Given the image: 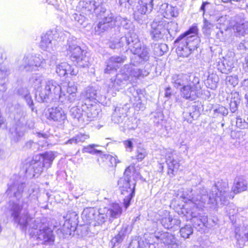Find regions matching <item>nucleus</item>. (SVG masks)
Instances as JSON below:
<instances>
[{"mask_svg": "<svg viewBox=\"0 0 248 248\" xmlns=\"http://www.w3.org/2000/svg\"><path fill=\"white\" fill-rule=\"evenodd\" d=\"M166 163L168 165V174L173 175L174 173L178 170L180 165L178 161L174 159L171 153L167 155Z\"/></svg>", "mask_w": 248, "mask_h": 248, "instance_id": "obj_24", "label": "nucleus"}, {"mask_svg": "<svg viewBox=\"0 0 248 248\" xmlns=\"http://www.w3.org/2000/svg\"><path fill=\"white\" fill-rule=\"evenodd\" d=\"M217 67L222 73L228 74L234 67V62L230 57L224 58L217 62Z\"/></svg>", "mask_w": 248, "mask_h": 248, "instance_id": "obj_21", "label": "nucleus"}, {"mask_svg": "<svg viewBox=\"0 0 248 248\" xmlns=\"http://www.w3.org/2000/svg\"><path fill=\"white\" fill-rule=\"evenodd\" d=\"M236 124L237 127L241 129L248 128V123L245 120L243 121L239 117L236 118Z\"/></svg>", "mask_w": 248, "mask_h": 248, "instance_id": "obj_55", "label": "nucleus"}, {"mask_svg": "<svg viewBox=\"0 0 248 248\" xmlns=\"http://www.w3.org/2000/svg\"><path fill=\"white\" fill-rule=\"evenodd\" d=\"M83 109H85L84 115L87 121H92L97 117L100 112L99 105L96 104H90L85 103Z\"/></svg>", "mask_w": 248, "mask_h": 248, "instance_id": "obj_17", "label": "nucleus"}, {"mask_svg": "<svg viewBox=\"0 0 248 248\" xmlns=\"http://www.w3.org/2000/svg\"><path fill=\"white\" fill-rule=\"evenodd\" d=\"M188 109L189 115L192 118H194L200 115V108L197 105L196 103L195 102L192 105L189 106Z\"/></svg>", "mask_w": 248, "mask_h": 248, "instance_id": "obj_47", "label": "nucleus"}, {"mask_svg": "<svg viewBox=\"0 0 248 248\" xmlns=\"http://www.w3.org/2000/svg\"><path fill=\"white\" fill-rule=\"evenodd\" d=\"M47 59H44L40 54L25 56L22 60V64L19 66L20 71L32 72L37 67H42Z\"/></svg>", "mask_w": 248, "mask_h": 248, "instance_id": "obj_10", "label": "nucleus"}, {"mask_svg": "<svg viewBox=\"0 0 248 248\" xmlns=\"http://www.w3.org/2000/svg\"><path fill=\"white\" fill-rule=\"evenodd\" d=\"M228 23V21L227 19V16H221L220 15L217 21V28L220 29L222 27H224V29L226 30Z\"/></svg>", "mask_w": 248, "mask_h": 248, "instance_id": "obj_46", "label": "nucleus"}, {"mask_svg": "<svg viewBox=\"0 0 248 248\" xmlns=\"http://www.w3.org/2000/svg\"><path fill=\"white\" fill-rule=\"evenodd\" d=\"M154 0H139L135 12V16L140 14L145 15L150 13L153 9Z\"/></svg>", "mask_w": 248, "mask_h": 248, "instance_id": "obj_19", "label": "nucleus"}, {"mask_svg": "<svg viewBox=\"0 0 248 248\" xmlns=\"http://www.w3.org/2000/svg\"><path fill=\"white\" fill-rule=\"evenodd\" d=\"M110 28H112V27H111L109 24H108V23L102 20V21L99 22L97 27L95 28V31L99 34L101 32H103L107 31Z\"/></svg>", "mask_w": 248, "mask_h": 248, "instance_id": "obj_45", "label": "nucleus"}, {"mask_svg": "<svg viewBox=\"0 0 248 248\" xmlns=\"http://www.w3.org/2000/svg\"><path fill=\"white\" fill-rule=\"evenodd\" d=\"M10 74L9 68L6 65L0 66V85H3L5 79Z\"/></svg>", "mask_w": 248, "mask_h": 248, "instance_id": "obj_38", "label": "nucleus"}, {"mask_svg": "<svg viewBox=\"0 0 248 248\" xmlns=\"http://www.w3.org/2000/svg\"><path fill=\"white\" fill-rule=\"evenodd\" d=\"M125 147L128 151L132 152L133 148V144L131 140H127L123 141Z\"/></svg>", "mask_w": 248, "mask_h": 248, "instance_id": "obj_64", "label": "nucleus"}, {"mask_svg": "<svg viewBox=\"0 0 248 248\" xmlns=\"http://www.w3.org/2000/svg\"><path fill=\"white\" fill-rule=\"evenodd\" d=\"M124 56H113L110 57L107 62V67L105 69V73L110 74L115 71L119 66L121 63H123L125 60Z\"/></svg>", "mask_w": 248, "mask_h": 248, "instance_id": "obj_18", "label": "nucleus"}, {"mask_svg": "<svg viewBox=\"0 0 248 248\" xmlns=\"http://www.w3.org/2000/svg\"><path fill=\"white\" fill-rule=\"evenodd\" d=\"M41 156L36 155L34 158L27 163L26 165V171L35 176L39 175L43 171L44 165L41 160Z\"/></svg>", "mask_w": 248, "mask_h": 248, "instance_id": "obj_13", "label": "nucleus"}, {"mask_svg": "<svg viewBox=\"0 0 248 248\" xmlns=\"http://www.w3.org/2000/svg\"><path fill=\"white\" fill-rule=\"evenodd\" d=\"M44 80V77L40 74H35L32 75L31 77L30 78V83L34 86V88L36 90V96L37 95V90L43 87L42 85Z\"/></svg>", "mask_w": 248, "mask_h": 248, "instance_id": "obj_33", "label": "nucleus"}, {"mask_svg": "<svg viewBox=\"0 0 248 248\" xmlns=\"http://www.w3.org/2000/svg\"><path fill=\"white\" fill-rule=\"evenodd\" d=\"M126 44L125 42H122L121 41V38L120 40L117 39L115 42H110L109 44V47L111 49H115L117 48L123 47L124 46V45Z\"/></svg>", "mask_w": 248, "mask_h": 248, "instance_id": "obj_54", "label": "nucleus"}, {"mask_svg": "<svg viewBox=\"0 0 248 248\" xmlns=\"http://www.w3.org/2000/svg\"><path fill=\"white\" fill-rule=\"evenodd\" d=\"M97 91L93 87H88L86 90L80 94V99L82 100H93L96 99Z\"/></svg>", "mask_w": 248, "mask_h": 248, "instance_id": "obj_35", "label": "nucleus"}, {"mask_svg": "<svg viewBox=\"0 0 248 248\" xmlns=\"http://www.w3.org/2000/svg\"><path fill=\"white\" fill-rule=\"evenodd\" d=\"M40 42L41 47L47 51H54L56 41L52 39V32L46 33L42 36Z\"/></svg>", "mask_w": 248, "mask_h": 248, "instance_id": "obj_20", "label": "nucleus"}, {"mask_svg": "<svg viewBox=\"0 0 248 248\" xmlns=\"http://www.w3.org/2000/svg\"><path fill=\"white\" fill-rule=\"evenodd\" d=\"M238 103L236 100L234 99L231 100L230 106V110L232 112L234 113L237 110Z\"/></svg>", "mask_w": 248, "mask_h": 248, "instance_id": "obj_61", "label": "nucleus"}, {"mask_svg": "<svg viewBox=\"0 0 248 248\" xmlns=\"http://www.w3.org/2000/svg\"><path fill=\"white\" fill-rule=\"evenodd\" d=\"M66 220L63 225V229L67 228L69 230L68 231L67 233L71 234V230L72 228L75 229L77 224L78 216L76 212H71L69 213L66 217Z\"/></svg>", "mask_w": 248, "mask_h": 248, "instance_id": "obj_25", "label": "nucleus"}, {"mask_svg": "<svg viewBox=\"0 0 248 248\" xmlns=\"http://www.w3.org/2000/svg\"><path fill=\"white\" fill-rule=\"evenodd\" d=\"M124 107H116L114 112L112 115V121L116 124H119L122 121V117H124L127 111V108Z\"/></svg>", "mask_w": 248, "mask_h": 248, "instance_id": "obj_27", "label": "nucleus"}, {"mask_svg": "<svg viewBox=\"0 0 248 248\" xmlns=\"http://www.w3.org/2000/svg\"><path fill=\"white\" fill-rule=\"evenodd\" d=\"M97 146L98 145L94 144L85 146L82 150V152L88 153L93 155L98 154L99 157L102 158L103 160H104V159H109L112 164H113V162L114 163L115 165L117 163H120V161L116 157H113L109 155L103 154L101 151L94 149L95 147Z\"/></svg>", "mask_w": 248, "mask_h": 248, "instance_id": "obj_15", "label": "nucleus"}, {"mask_svg": "<svg viewBox=\"0 0 248 248\" xmlns=\"http://www.w3.org/2000/svg\"><path fill=\"white\" fill-rule=\"evenodd\" d=\"M188 83L181 88V95L186 99L195 100L201 94L199 79L195 76H192L191 80Z\"/></svg>", "mask_w": 248, "mask_h": 248, "instance_id": "obj_8", "label": "nucleus"}, {"mask_svg": "<svg viewBox=\"0 0 248 248\" xmlns=\"http://www.w3.org/2000/svg\"><path fill=\"white\" fill-rule=\"evenodd\" d=\"M70 68V65L67 62H62L58 64L56 67V71L61 77L66 75V68Z\"/></svg>", "mask_w": 248, "mask_h": 248, "instance_id": "obj_43", "label": "nucleus"}, {"mask_svg": "<svg viewBox=\"0 0 248 248\" xmlns=\"http://www.w3.org/2000/svg\"><path fill=\"white\" fill-rule=\"evenodd\" d=\"M20 178L16 176L14 182L11 184L6 191L10 196H14L17 198H20L23 191L25 184L22 182Z\"/></svg>", "mask_w": 248, "mask_h": 248, "instance_id": "obj_14", "label": "nucleus"}, {"mask_svg": "<svg viewBox=\"0 0 248 248\" xmlns=\"http://www.w3.org/2000/svg\"><path fill=\"white\" fill-rule=\"evenodd\" d=\"M41 156V160L44 165V168L50 167L52 161L55 157V154L52 152H46L45 154L37 155Z\"/></svg>", "mask_w": 248, "mask_h": 248, "instance_id": "obj_34", "label": "nucleus"}, {"mask_svg": "<svg viewBox=\"0 0 248 248\" xmlns=\"http://www.w3.org/2000/svg\"><path fill=\"white\" fill-rule=\"evenodd\" d=\"M206 193L204 189L194 193L191 189H188L183 191L180 196L186 203L182 209V213L187 220H192L193 226L196 228H202L207 221V217L202 216L199 211L204 207L206 204H213L218 200L225 202L228 196V190L224 189L219 191L216 185Z\"/></svg>", "mask_w": 248, "mask_h": 248, "instance_id": "obj_1", "label": "nucleus"}, {"mask_svg": "<svg viewBox=\"0 0 248 248\" xmlns=\"http://www.w3.org/2000/svg\"><path fill=\"white\" fill-rule=\"evenodd\" d=\"M176 52L178 55L184 57L188 56L192 52V51L185 44L183 41L176 48Z\"/></svg>", "mask_w": 248, "mask_h": 248, "instance_id": "obj_37", "label": "nucleus"}, {"mask_svg": "<svg viewBox=\"0 0 248 248\" xmlns=\"http://www.w3.org/2000/svg\"><path fill=\"white\" fill-rule=\"evenodd\" d=\"M166 22L162 20H155L151 24V30L150 31V34L152 38L155 41H158L163 38L164 35L168 32L170 35L173 31L171 28L165 29ZM169 26L174 29V31H176L177 28V24L174 22H170Z\"/></svg>", "mask_w": 248, "mask_h": 248, "instance_id": "obj_9", "label": "nucleus"}, {"mask_svg": "<svg viewBox=\"0 0 248 248\" xmlns=\"http://www.w3.org/2000/svg\"><path fill=\"white\" fill-rule=\"evenodd\" d=\"M68 48L67 54L70 55L71 60L78 67H86L89 64V58L84 54L83 50L75 43V40H68Z\"/></svg>", "mask_w": 248, "mask_h": 248, "instance_id": "obj_7", "label": "nucleus"}, {"mask_svg": "<svg viewBox=\"0 0 248 248\" xmlns=\"http://www.w3.org/2000/svg\"><path fill=\"white\" fill-rule=\"evenodd\" d=\"M209 15V21L211 22H215L217 21V18L220 16V13L219 11L213 9L208 12Z\"/></svg>", "mask_w": 248, "mask_h": 248, "instance_id": "obj_49", "label": "nucleus"}, {"mask_svg": "<svg viewBox=\"0 0 248 248\" xmlns=\"http://www.w3.org/2000/svg\"><path fill=\"white\" fill-rule=\"evenodd\" d=\"M195 76L194 75L189 74H174L172 76L171 82L174 87L180 89L186 84L188 83L191 80V77Z\"/></svg>", "mask_w": 248, "mask_h": 248, "instance_id": "obj_16", "label": "nucleus"}, {"mask_svg": "<svg viewBox=\"0 0 248 248\" xmlns=\"http://www.w3.org/2000/svg\"><path fill=\"white\" fill-rule=\"evenodd\" d=\"M102 20L108 23V24H109L112 27L116 25V22H117L116 18L114 19L113 14L109 12L106 13L105 16Z\"/></svg>", "mask_w": 248, "mask_h": 248, "instance_id": "obj_44", "label": "nucleus"}, {"mask_svg": "<svg viewBox=\"0 0 248 248\" xmlns=\"http://www.w3.org/2000/svg\"><path fill=\"white\" fill-rule=\"evenodd\" d=\"M131 102L133 103L134 107L137 110L143 109L145 108L144 105L141 101V98H140L139 100L137 99Z\"/></svg>", "mask_w": 248, "mask_h": 248, "instance_id": "obj_58", "label": "nucleus"}, {"mask_svg": "<svg viewBox=\"0 0 248 248\" xmlns=\"http://www.w3.org/2000/svg\"><path fill=\"white\" fill-rule=\"evenodd\" d=\"M128 228L129 226L127 224L123 225V227L121 230L119 231L118 234L124 238L126 234L128 233Z\"/></svg>", "mask_w": 248, "mask_h": 248, "instance_id": "obj_63", "label": "nucleus"}, {"mask_svg": "<svg viewBox=\"0 0 248 248\" xmlns=\"http://www.w3.org/2000/svg\"><path fill=\"white\" fill-rule=\"evenodd\" d=\"M155 237L166 245H173L176 244V240L174 235L168 232H158Z\"/></svg>", "mask_w": 248, "mask_h": 248, "instance_id": "obj_23", "label": "nucleus"}, {"mask_svg": "<svg viewBox=\"0 0 248 248\" xmlns=\"http://www.w3.org/2000/svg\"><path fill=\"white\" fill-rule=\"evenodd\" d=\"M198 29L196 26H193L183 34L180 35L175 40L177 43L183 41L185 44L192 51L197 48L200 43V38L197 36Z\"/></svg>", "mask_w": 248, "mask_h": 248, "instance_id": "obj_11", "label": "nucleus"}, {"mask_svg": "<svg viewBox=\"0 0 248 248\" xmlns=\"http://www.w3.org/2000/svg\"><path fill=\"white\" fill-rule=\"evenodd\" d=\"M134 167L129 166L124 172V176L118 180V185L121 194L123 196L124 204L127 208L135 195L136 181L134 176Z\"/></svg>", "mask_w": 248, "mask_h": 248, "instance_id": "obj_4", "label": "nucleus"}, {"mask_svg": "<svg viewBox=\"0 0 248 248\" xmlns=\"http://www.w3.org/2000/svg\"><path fill=\"white\" fill-rule=\"evenodd\" d=\"M218 81V78L216 75H211L208 76L206 84L207 87L211 89H215L217 87V83Z\"/></svg>", "mask_w": 248, "mask_h": 248, "instance_id": "obj_40", "label": "nucleus"}, {"mask_svg": "<svg viewBox=\"0 0 248 248\" xmlns=\"http://www.w3.org/2000/svg\"><path fill=\"white\" fill-rule=\"evenodd\" d=\"M233 30L237 34V35L245 36L248 34V22L241 21L237 22L233 26Z\"/></svg>", "mask_w": 248, "mask_h": 248, "instance_id": "obj_32", "label": "nucleus"}, {"mask_svg": "<svg viewBox=\"0 0 248 248\" xmlns=\"http://www.w3.org/2000/svg\"><path fill=\"white\" fill-rule=\"evenodd\" d=\"M136 154V158L140 161L142 160L148 155L146 149L141 147H138L137 148Z\"/></svg>", "mask_w": 248, "mask_h": 248, "instance_id": "obj_50", "label": "nucleus"}, {"mask_svg": "<svg viewBox=\"0 0 248 248\" xmlns=\"http://www.w3.org/2000/svg\"><path fill=\"white\" fill-rule=\"evenodd\" d=\"M178 14V10L176 7L168 5L167 10H166L163 17L169 19L172 17H177Z\"/></svg>", "mask_w": 248, "mask_h": 248, "instance_id": "obj_39", "label": "nucleus"}, {"mask_svg": "<svg viewBox=\"0 0 248 248\" xmlns=\"http://www.w3.org/2000/svg\"><path fill=\"white\" fill-rule=\"evenodd\" d=\"M49 117L60 124H63L66 119V115L63 110L59 107L52 108L49 113Z\"/></svg>", "mask_w": 248, "mask_h": 248, "instance_id": "obj_22", "label": "nucleus"}, {"mask_svg": "<svg viewBox=\"0 0 248 248\" xmlns=\"http://www.w3.org/2000/svg\"><path fill=\"white\" fill-rule=\"evenodd\" d=\"M96 210L94 208H87L82 214V218L87 223H94Z\"/></svg>", "mask_w": 248, "mask_h": 248, "instance_id": "obj_31", "label": "nucleus"}, {"mask_svg": "<svg viewBox=\"0 0 248 248\" xmlns=\"http://www.w3.org/2000/svg\"><path fill=\"white\" fill-rule=\"evenodd\" d=\"M247 183L246 181L241 178H237L232 187V191L234 194H237L246 190Z\"/></svg>", "mask_w": 248, "mask_h": 248, "instance_id": "obj_29", "label": "nucleus"}, {"mask_svg": "<svg viewBox=\"0 0 248 248\" xmlns=\"http://www.w3.org/2000/svg\"><path fill=\"white\" fill-rule=\"evenodd\" d=\"M29 201L28 198L24 199L22 205L14 203L11 209L12 217L22 230L29 228L31 234L35 235L41 243L54 248L55 237L53 231L39 219H33L31 217L27 211Z\"/></svg>", "mask_w": 248, "mask_h": 248, "instance_id": "obj_2", "label": "nucleus"}, {"mask_svg": "<svg viewBox=\"0 0 248 248\" xmlns=\"http://www.w3.org/2000/svg\"><path fill=\"white\" fill-rule=\"evenodd\" d=\"M37 99L40 103L49 102L59 99L65 101V94H62L61 87L54 80L49 79L43 84V87L37 90Z\"/></svg>", "mask_w": 248, "mask_h": 248, "instance_id": "obj_5", "label": "nucleus"}, {"mask_svg": "<svg viewBox=\"0 0 248 248\" xmlns=\"http://www.w3.org/2000/svg\"><path fill=\"white\" fill-rule=\"evenodd\" d=\"M121 41L125 42L126 45L131 47V51L135 55L131 60L133 65H138L149 60L150 49L140 42L135 33L131 34L129 37H121Z\"/></svg>", "mask_w": 248, "mask_h": 248, "instance_id": "obj_3", "label": "nucleus"}, {"mask_svg": "<svg viewBox=\"0 0 248 248\" xmlns=\"http://www.w3.org/2000/svg\"><path fill=\"white\" fill-rule=\"evenodd\" d=\"M193 230L190 225H186L182 227L180 230L181 236L184 238H187L193 233Z\"/></svg>", "mask_w": 248, "mask_h": 248, "instance_id": "obj_42", "label": "nucleus"}, {"mask_svg": "<svg viewBox=\"0 0 248 248\" xmlns=\"http://www.w3.org/2000/svg\"><path fill=\"white\" fill-rule=\"evenodd\" d=\"M104 208L108 210L107 216L110 220L119 217L122 212V209L118 203H113L108 208Z\"/></svg>", "mask_w": 248, "mask_h": 248, "instance_id": "obj_26", "label": "nucleus"}, {"mask_svg": "<svg viewBox=\"0 0 248 248\" xmlns=\"http://www.w3.org/2000/svg\"><path fill=\"white\" fill-rule=\"evenodd\" d=\"M228 113V111L227 108L223 106H220L218 108L214 110V116H217L219 114L222 116H226Z\"/></svg>", "mask_w": 248, "mask_h": 248, "instance_id": "obj_53", "label": "nucleus"}, {"mask_svg": "<svg viewBox=\"0 0 248 248\" xmlns=\"http://www.w3.org/2000/svg\"><path fill=\"white\" fill-rule=\"evenodd\" d=\"M127 95L129 97L131 102L141 98L143 96L141 91L137 89L134 87L128 88L127 91Z\"/></svg>", "mask_w": 248, "mask_h": 248, "instance_id": "obj_36", "label": "nucleus"}, {"mask_svg": "<svg viewBox=\"0 0 248 248\" xmlns=\"http://www.w3.org/2000/svg\"><path fill=\"white\" fill-rule=\"evenodd\" d=\"M168 50V46L165 44H158L155 48V51L158 55L162 56Z\"/></svg>", "mask_w": 248, "mask_h": 248, "instance_id": "obj_51", "label": "nucleus"}, {"mask_svg": "<svg viewBox=\"0 0 248 248\" xmlns=\"http://www.w3.org/2000/svg\"><path fill=\"white\" fill-rule=\"evenodd\" d=\"M67 101L70 103H74L77 102L78 100H82L80 99V95L79 96H77L76 93L75 94H70L67 96Z\"/></svg>", "mask_w": 248, "mask_h": 248, "instance_id": "obj_60", "label": "nucleus"}, {"mask_svg": "<svg viewBox=\"0 0 248 248\" xmlns=\"http://www.w3.org/2000/svg\"><path fill=\"white\" fill-rule=\"evenodd\" d=\"M214 25L210 21L206 18H203L202 31L204 34L209 35Z\"/></svg>", "mask_w": 248, "mask_h": 248, "instance_id": "obj_41", "label": "nucleus"}, {"mask_svg": "<svg viewBox=\"0 0 248 248\" xmlns=\"http://www.w3.org/2000/svg\"><path fill=\"white\" fill-rule=\"evenodd\" d=\"M124 73L128 75L126 77L127 79L131 78L135 79H140L147 76L150 71L145 69H140L137 67H132L131 65H125L123 69Z\"/></svg>", "mask_w": 248, "mask_h": 248, "instance_id": "obj_12", "label": "nucleus"}, {"mask_svg": "<svg viewBox=\"0 0 248 248\" xmlns=\"http://www.w3.org/2000/svg\"><path fill=\"white\" fill-rule=\"evenodd\" d=\"M83 105L82 103L80 105L79 104L76 106L73 107L70 109L71 116L74 118L79 120L81 119L83 121L85 120V109H83Z\"/></svg>", "mask_w": 248, "mask_h": 248, "instance_id": "obj_28", "label": "nucleus"}, {"mask_svg": "<svg viewBox=\"0 0 248 248\" xmlns=\"http://www.w3.org/2000/svg\"><path fill=\"white\" fill-rule=\"evenodd\" d=\"M78 144L84 142L85 140L89 139L88 135L86 134H80L76 136Z\"/></svg>", "mask_w": 248, "mask_h": 248, "instance_id": "obj_62", "label": "nucleus"}, {"mask_svg": "<svg viewBox=\"0 0 248 248\" xmlns=\"http://www.w3.org/2000/svg\"><path fill=\"white\" fill-rule=\"evenodd\" d=\"M116 19L118 21L120 22V25L125 29H129L131 26V22L130 21L126 18H122L120 16L116 17Z\"/></svg>", "mask_w": 248, "mask_h": 248, "instance_id": "obj_52", "label": "nucleus"}, {"mask_svg": "<svg viewBox=\"0 0 248 248\" xmlns=\"http://www.w3.org/2000/svg\"><path fill=\"white\" fill-rule=\"evenodd\" d=\"M107 210L106 208L99 209L96 211L94 222V226L102 225L108 218L107 216Z\"/></svg>", "mask_w": 248, "mask_h": 248, "instance_id": "obj_30", "label": "nucleus"}, {"mask_svg": "<svg viewBox=\"0 0 248 248\" xmlns=\"http://www.w3.org/2000/svg\"><path fill=\"white\" fill-rule=\"evenodd\" d=\"M171 217H163L161 219V223L163 227L166 229H169L171 228Z\"/></svg>", "mask_w": 248, "mask_h": 248, "instance_id": "obj_57", "label": "nucleus"}, {"mask_svg": "<svg viewBox=\"0 0 248 248\" xmlns=\"http://www.w3.org/2000/svg\"><path fill=\"white\" fill-rule=\"evenodd\" d=\"M72 20L77 22V24L79 25H84L86 21L85 17L80 14L75 13L71 16Z\"/></svg>", "mask_w": 248, "mask_h": 248, "instance_id": "obj_48", "label": "nucleus"}, {"mask_svg": "<svg viewBox=\"0 0 248 248\" xmlns=\"http://www.w3.org/2000/svg\"><path fill=\"white\" fill-rule=\"evenodd\" d=\"M13 115L16 125V132L18 137L23 136L29 129L34 127V123L28 118L26 111L18 105L15 106Z\"/></svg>", "mask_w": 248, "mask_h": 248, "instance_id": "obj_6", "label": "nucleus"}, {"mask_svg": "<svg viewBox=\"0 0 248 248\" xmlns=\"http://www.w3.org/2000/svg\"><path fill=\"white\" fill-rule=\"evenodd\" d=\"M24 99L26 101L28 106L31 108V111H34L35 110V108L34 107V104L31 94L28 96H26L25 98H24Z\"/></svg>", "mask_w": 248, "mask_h": 248, "instance_id": "obj_59", "label": "nucleus"}, {"mask_svg": "<svg viewBox=\"0 0 248 248\" xmlns=\"http://www.w3.org/2000/svg\"><path fill=\"white\" fill-rule=\"evenodd\" d=\"M86 4L87 5L85 6V8H87L90 11L93 10L95 13H97V10L99 8V6L96 5V2L94 1H91L89 4L87 3Z\"/></svg>", "mask_w": 248, "mask_h": 248, "instance_id": "obj_56", "label": "nucleus"}]
</instances>
